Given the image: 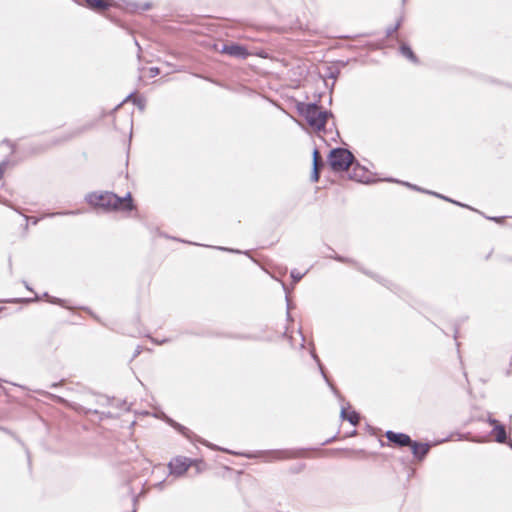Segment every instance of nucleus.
Returning a JSON list of instances; mask_svg holds the SVG:
<instances>
[{
    "mask_svg": "<svg viewBox=\"0 0 512 512\" xmlns=\"http://www.w3.org/2000/svg\"><path fill=\"white\" fill-rule=\"evenodd\" d=\"M430 193H431V194H433V195H435V196H437V197H440V198H442V199H444V200H447V201L453 202V203H455V204H457V205L463 206L461 203H458V202H456V201H453V200H451V199H449V198H447V197H445V196H442V195H440V194H437V193H434V192H430Z\"/></svg>",
    "mask_w": 512,
    "mask_h": 512,
    "instance_id": "obj_18",
    "label": "nucleus"
},
{
    "mask_svg": "<svg viewBox=\"0 0 512 512\" xmlns=\"http://www.w3.org/2000/svg\"><path fill=\"white\" fill-rule=\"evenodd\" d=\"M319 367H320V370H321V373L323 374V377L326 379V381L328 382V379H327V376L326 374L324 373V370H323V367L321 364H319Z\"/></svg>",
    "mask_w": 512,
    "mask_h": 512,
    "instance_id": "obj_25",
    "label": "nucleus"
},
{
    "mask_svg": "<svg viewBox=\"0 0 512 512\" xmlns=\"http://www.w3.org/2000/svg\"><path fill=\"white\" fill-rule=\"evenodd\" d=\"M323 166V162L320 156V153L317 149L313 151V167L321 168Z\"/></svg>",
    "mask_w": 512,
    "mask_h": 512,
    "instance_id": "obj_13",
    "label": "nucleus"
},
{
    "mask_svg": "<svg viewBox=\"0 0 512 512\" xmlns=\"http://www.w3.org/2000/svg\"><path fill=\"white\" fill-rule=\"evenodd\" d=\"M401 26V20L397 21L394 26H391L387 29V36L391 37Z\"/></svg>",
    "mask_w": 512,
    "mask_h": 512,
    "instance_id": "obj_15",
    "label": "nucleus"
},
{
    "mask_svg": "<svg viewBox=\"0 0 512 512\" xmlns=\"http://www.w3.org/2000/svg\"><path fill=\"white\" fill-rule=\"evenodd\" d=\"M350 178L353 180H356L358 182H367L368 181V178L366 177L365 168L361 167L358 163L353 168Z\"/></svg>",
    "mask_w": 512,
    "mask_h": 512,
    "instance_id": "obj_8",
    "label": "nucleus"
},
{
    "mask_svg": "<svg viewBox=\"0 0 512 512\" xmlns=\"http://www.w3.org/2000/svg\"><path fill=\"white\" fill-rule=\"evenodd\" d=\"M87 201L95 206L105 210H132L133 203L131 194L127 193L125 197H119L112 192L91 193L87 196Z\"/></svg>",
    "mask_w": 512,
    "mask_h": 512,
    "instance_id": "obj_1",
    "label": "nucleus"
},
{
    "mask_svg": "<svg viewBox=\"0 0 512 512\" xmlns=\"http://www.w3.org/2000/svg\"><path fill=\"white\" fill-rule=\"evenodd\" d=\"M171 424L176 427L180 432L184 433L185 430H187L185 427L181 426L180 424L178 423H174L171 421Z\"/></svg>",
    "mask_w": 512,
    "mask_h": 512,
    "instance_id": "obj_22",
    "label": "nucleus"
},
{
    "mask_svg": "<svg viewBox=\"0 0 512 512\" xmlns=\"http://www.w3.org/2000/svg\"><path fill=\"white\" fill-rule=\"evenodd\" d=\"M487 421H488V423H489L490 425H492L494 428H496V425H500V424H501L498 420H496V419H494V418H492V417H489Z\"/></svg>",
    "mask_w": 512,
    "mask_h": 512,
    "instance_id": "obj_19",
    "label": "nucleus"
},
{
    "mask_svg": "<svg viewBox=\"0 0 512 512\" xmlns=\"http://www.w3.org/2000/svg\"><path fill=\"white\" fill-rule=\"evenodd\" d=\"M190 467L189 460L187 458H176L169 463L170 472L173 475H183Z\"/></svg>",
    "mask_w": 512,
    "mask_h": 512,
    "instance_id": "obj_6",
    "label": "nucleus"
},
{
    "mask_svg": "<svg viewBox=\"0 0 512 512\" xmlns=\"http://www.w3.org/2000/svg\"><path fill=\"white\" fill-rule=\"evenodd\" d=\"M411 447L412 453L414 457L418 460H422L427 453L429 452L430 445L427 443H418L416 441H413L412 444L409 446Z\"/></svg>",
    "mask_w": 512,
    "mask_h": 512,
    "instance_id": "obj_7",
    "label": "nucleus"
},
{
    "mask_svg": "<svg viewBox=\"0 0 512 512\" xmlns=\"http://www.w3.org/2000/svg\"><path fill=\"white\" fill-rule=\"evenodd\" d=\"M87 6L96 11H104L109 7V3L105 0H84Z\"/></svg>",
    "mask_w": 512,
    "mask_h": 512,
    "instance_id": "obj_9",
    "label": "nucleus"
},
{
    "mask_svg": "<svg viewBox=\"0 0 512 512\" xmlns=\"http://www.w3.org/2000/svg\"><path fill=\"white\" fill-rule=\"evenodd\" d=\"M333 258L336 259L337 261L344 262V263H351L352 262V260L343 258L341 256H333Z\"/></svg>",
    "mask_w": 512,
    "mask_h": 512,
    "instance_id": "obj_21",
    "label": "nucleus"
},
{
    "mask_svg": "<svg viewBox=\"0 0 512 512\" xmlns=\"http://www.w3.org/2000/svg\"><path fill=\"white\" fill-rule=\"evenodd\" d=\"M319 170L320 168L313 167V171L311 174V180L313 182H317L319 180Z\"/></svg>",
    "mask_w": 512,
    "mask_h": 512,
    "instance_id": "obj_17",
    "label": "nucleus"
},
{
    "mask_svg": "<svg viewBox=\"0 0 512 512\" xmlns=\"http://www.w3.org/2000/svg\"><path fill=\"white\" fill-rule=\"evenodd\" d=\"M492 434L495 436V441L498 443H505L507 440L506 430L504 425H496V428H493Z\"/></svg>",
    "mask_w": 512,
    "mask_h": 512,
    "instance_id": "obj_10",
    "label": "nucleus"
},
{
    "mask_svg": "<svg viewBox=\"0 0 512 512\" xmlns=\"http://www.w3.org/2000/svg\"><path fill=\"white\" fill-rule=\"evenodd\" d=\"M298 110L307 123L317 131L324 130L328 117L332 116L331 112L323 111L315 103H302L298 106Z\"/></svg>",
    "mask_w": 512,
    "mask_h": 512,
    "instance_id": "obj_2",
    "label": "nucleus"
},
{
    "mask_svg": "<svg viewBox=\"0 0 512 512\" xmlns=\"http://www.w3.org/2000/svg\"><path fill=\"white\" fill-rule=\"evenodd\" d=\"M313 357H314V359H315L317 362H319V359H318V357H317L316 355H313Z\"/></svg>",
    "mask_w": 512,
    "mask_h": 512,
    "instance_id": "obj_26",
    "label": "nucleus"
},
{
    "mask_svg": "<svg viewBox=\"0 0 512 512\" xmlns=\"http://www.w3.org/2000/svg\"><path fill=\"white\" fill-rule=\"evenodd\" d=\"M130 99H133V102H134L135 104H137V105L139 106V108H140V109H142V110L144 109V103H143V101H142L141 99H138V98H133V94H129V95L127 96V98L124 100V102H126V101H128V100H130Z\"/></svg>",
    "mask_w": 512,
    "mask_h": 512,
    "instance_id": "obj_16",
    "label": "nucleus"
},
{
    "mask_svg": "<svg viewBox=\"0 0 512 512\" xmlns=\"http://www.w3.org/2000/svg\"><path fill=\"white\" fill-rule=\"evenodd\" d=\"M221 53L227 54L229 56L239 58V59H245L249 55L246 48L242 45L238 44H230V45H223L221 49Z\"/></svg>",
    "mask_w": 512,
    "mask_h": 512,
    "instance_id": "obj_4",
    "label": "nucleus"
},
{
    "mask_svg": "<svg viewBox=\"0 0 512 512\" xmlns=\"http://www.w3.org/2000/svg\"><path fill=\"white\" fill-rule=\"evenodd\" d=\"M400 51H401L402 55L404 57L408 58L410 61H412L414 63L418 62L416 55L414 54V52L411 50V48L408 45L403 44L400 47Z\"/></svg>",
    "mask_w": 512,
    "mask_h": 512,
    "instance_id": "obj_12",
    "label": "nucleus"
},
{
    "mask_svg": "<svg viewBox=\"0 0 512 512\" xmlns=\"http://www.w3.org/2000/svg\"><path fill=\"white\" fill-rule=\"evenodd\" d=\"M509 446L512 448V442L509 443Z\"/></svg>",
    "mask_w": 512,
    "mask_h": 512,
    "instance_id": "obj_27",
    "label": "nucleus"
},
{
    "mask_svg": "<svg viewBox=\"0 0 512 512\" xmlns=\"http://www.w3.org/2000/svg\"><path fill=\"white\" fill-rule=\"evenodd\" d=\"M404 184L407 185L408 187L415 189V190H419V191L421 190L419 187H417L415 185H411L410 183H404Z\"/></svg>",
    "mask_w": 512,
    "mask_h": 512,
    "instance_id": "obj_24",
    "label": "nucleus"
},
{
    "mask_svg": "<svg viewBox=\"0 0 512 512\" xmlns=\"http://www.w3.org/2000/svg\"><path fill=\"white\" fill-rule=\"evenodd\" d=\"M341 417L343 419L348 420L354 426H356L360 420V416L357 412L353 411L350 414H347L345 408H342V410H341Z\"/></svg>",
    "mask_w": 512,
    "mask_h": 512,
    "instance_id": "obj_11",
    "label": "nucleus"
},
{
    "mask_svg": "<svg viewBox=\"0 0 512 512\" xmlns=\"http://www.w3.org/2000/svg\"><path fill=\"white\" fill-rule=\"evenodd\" d=\"M304 275H305V273H300L296 269L291 271V278L293 279L294 283L299 282L303 278Z\"/></svg>",
    "mask_w": 512,
    "mask_h": 512,
    "instance_id": "obj_14",
    "label": "nucleus"
},
{
    "mask_svg": "<svg viewBox=\"0 0 512 512\" xmlns=\"http://www.w3.org/2000/svg\"><path fill=\"white\" fill-rule=\"evenodd\" d=\"M6 165H7V161H2L0 163V179L2 178V176L4 174V170H5Z\"/></svg>",
    "mask_w": 512,
    "mask_h": 512,
    "instance_id": "obj_20",
    "label": "nucleus"
},
{
    "mask_svg": "<svg viewBox=\"0 0 512 512\" xmlns=\"http://www.w3.org/2000/svg\"><path fill=\"white\" fill-rule=\"evenodd\" d=\"M328 160L333 171L342 172L348 170L353 165L355 157L345 148H335L331 150Z\"/></svg>",
    "mask_w": 512,
    "mask_h": 512,
    "instance_id": "obj_3",
    "label": "nucleus"
},
{
    "mask_svg": "<svg viewBox=\"0 0 512 512\" xmlns=\"http://www.w3.org/2000/svg\"><path fill=\"white\" fill-rule=\"evenodd\" d=\"M385 436L390 442H392L393 444H395L399 447L410 446L413 442V440L410 438V436L407 434H404V433H396L393 431H387Z\"/></svg>",
    "mask_w": 512,
    "mask_h": 512,
    "instance_id": "obj_5",
    "label": "nucleus"
},
{
    "mask_svg": "<svg viewBox=\"0 0 512 512\" xmlns=\"http://www.w3.org/2000/svg\"><path fill=\"white\" fill-rule=\"evenodd\" d=\"M150 72H151L152 76H156L159 74V69L156 67H153L150 69Z\"/></svg>",
    "mask_w": 512,
    "mask_h": 512,
    "instance_id": "obj_23",
    "label": "nucleus"
}]
</instances>
